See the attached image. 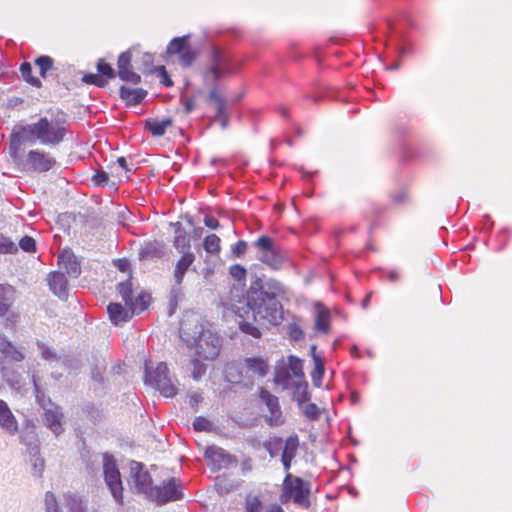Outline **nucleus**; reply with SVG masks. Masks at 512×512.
I'll return each instance as SVG.
<instances>
[{
    "label": "nucleus",
    "mask_w": 512,
    "mask_h": 512,
    "mask_svg": "<svg viewBox=\"0 0 512 512\" xmlns=\"http://www.w3.org/2000/svg\"><path fill=\"white\" fill-rule=\"evenodd\" d=\"M283 292L282 285L276 280L262 282L257 279L249 288L245 305L236 308L240 318H250L270 325H278L283 319V308L278 296Z\"/></svg>",
    "instance_id": "f257e3e1"
},
{
    "label": "nucleus",
    "mask_w": 512,
    "mask_h": 512,
    "mask_svg": "<svg viewBox=\"0 0 512 512\" xmlns=\"http://www.w3.org/2000/svg\"><path fill=\"white\" fill-rule=\"evenodd\" d=\"M68 129L69 124L63 112L47 114L30 124L17 125L10 135V139H13V154L17 153L19 143L56 147L65 140Z\"/></svg>",
    "instance_id": "f03ea898"
},
{
    "label": "nucleus",
    "mask_w": 512,
    "mask_h": 512,
    "mask_svg": "<svg viewBox=\"0 0 512 512\" xmlns=\"http://www.w3.org/2000/svg\"><path fill=\"white\" fill-rule=\"evenodd\" d=\"M227 72V57L218 48H213L209 66L203 71V80L206 86L213 87L209 93V99L215 104V121H218L223 129L227 128L229 121L226 113L227 105L216 83L218 79Z\"/></svg>",
    "instance_id": "7ed1b4c3"
},
{
    "label": "nucleus",
    "mask_w": 512,
    "mask_h": 512,
    "mask_svg": "<svg viewBox=\"0 0 512 512\" xmlns=\"http://www.w3.org/2000/svg\"><path fill=\"white\" fill-rule=\"evenodd\" d=\"M195 329L197 336H191L190 333L187 332V324L182 323L180 332L185 336L184 340L188 345L194 349L195 356L203 360L215 359L220 352V338L210 330L204 329L202 325L196 326Z\"/></svg>",
    "instance_id": "20e7f679"
},
{
    "label": "nucleus",
    "mask_w": 512,
    "mask_h": 512,
    "mask_svg": "<svg viewBox=\"0 0 512 512\" xmlns=\"http://www.w3.org/2000/svg\"><path fill=\"white\" fill-rule=\"evenodd\" d=\"M22 144H18L17 153L13 154V139L9 143V155L17 166L23 170H32L35 172H47L56 165L55 158L51 153L40 149L30 150L26 156L22 149Z\"/></svg>",
    "instance_id": "39448f33"
},
{
    "label": "nucleus",
    "mask_w": 512,
    "mask_h": 512,
    "mask_svg": "<svg viewBox=\"0 0 512 512\" xmlns=\"http://www.w3.org/2000/svg\"><path fill=\"white\" fill-rule=\"evenodd\" d=\"M145 383L155 387L164 397H174L177 394V388L172 383L164 362L158 363L155 368L151 366V361L145 362Z\"/></svg>",
    "instance_id": "423d86ee"
},
{
    "label": "nucleus",
    "mask_w": 512,
    "mask_h": 512,
    "mask_svg": "<svg viewBox=\"0 0 512 512\" xmlns=\"http://www.w3.org/2000/svg\"><path fill=\"white\" fill-rule=\"evenodd\" d=\"M257 259L272 269H279L284 261V256L274 241L269 236L262 235L253 242Z\"/></svg>",
    "instance_id": "0eeeda50"
},
{
    "label": "nucleus",
    "mask_w": 512,
    "mask_h": 512,
    "mask_svg": "<svg viewBox=\"0 0 512 512\" xmlns=\"http://www.w3.org/2000/svg\"><path fill=\"white\" fill-rule=\"evenodd\" d=\"M284 494L302 508L310 506V485L302 478L287 473L283 482Z\"/></svg>",
    "instance_id": "6e6552de"
},
{
    "label": "nucleus",
    "mask_w": 512,
    "mask_h": 512,
    "mask_svg": "<svg viewBox=\"0 0 512 512\" xmlns=\"http://www.w3.org/2000/svg\"><path fill=\"white\" fill-rule=\"evenodd\" d=\"M128 483L134 492L143 494L148 499L150 498L153 488L152 477L143 463L135 460L130 461Z\"/></svg>",
    "instance_id": "1a4fd4ad"
},
{
    "label": "nucleus",
    "mask_w": 512,
    "mask_h": 512,
    "mask_svg": "<svg viewBox=\"0 0 512 512\" xmlns=\"http://www.w3.org/2000/svg\"><path fill=\"white\" fill-rule=\"evenodd\" d=\"M103 474L113 498L119 504L123 503V486L120 472L112 455L103 454Z\"/></svg>",
    "instance_id": "9d476101"
},
{
    "label": "nucleus",
    "mask_w": 512,
    "mask_h": 512,
    "mask_svg": "<svg viewBox=\"0 0 512 512\" xmlns=\"http://www.w3.org/2000/svg\"><path fill=\"white\" fill-rule=\"evenodd\" d=\"M183 498L181 482L172 477L163 481L159 486H153L150 493V500L158 504H164L171 501H177Z\"/></svg>",
    "instance_id": "9b49d317"
},
{
    "label": "nucleus",
    "mask_w": 512,
    "mask_h": 512,
    "mask_svg": "<svg viewBox=\"0 0 512 512\" xmlns=\"http://www.w3.org/2000/svg\"><path fill=\"white\" fill-rule=\"evenodd\" d=\"M0 427L9 435L18 432V422L8 404L0 399Z\"/></svg>",
    "instance_id": "f8f14e48"
},
{
    "label": "nucleus",
    "mask_w": 512,
    "mask_h": 512,
    "mask_svg": "<svg viewBox=\"0 0 512 512\" xmlns=\"http://www.w3.org/2000/svg\"><path fill=\"white\" fill-rule=\"evenodd\" d=\"M0 353L5 359L14 362H21L25 359L23 348L17 347L5 336H0Z\"/></svg>",
    "instance_id": "ddd939ff"
},
{
    "label": "nucleus",
    "mask_w": 512,
    "mask_h": 512,
    "mask_svg": "<svg viewBox=\"0 0 512 512\" xmlns=\"http://www.w3.org/2000/svg\"><path fill=\"white\" fill-rule=\"evenodd\" d=\"M58 264L60 269H62L64 274H68L72 277H77L80 272V265L77 262L75 255L69 251H62L58 256Z\"/></svg>",
    "instance_id": "4468645a"
},
{
    "label": "nucleus",
    "mask_w": 512,
    "mask_h": 512,
    "mask_svg": "<svg viewBox=\"0 0 512 512\" xmlns=\"http://www.w3.org/2000/svg\"><path fill=\"white\" fill-rule=\"evenodd\" d=\"M48 284L51 291L61 299L68 296L67 279L63 272H52L48 276Z\"/></svg>",
    "instance_id": "2eb2a0df"
},
{
    "label": "nucleus",
    "mask_w": 512,
    "mask_h": 512,
    "mask_svg": "<svg viewBox=\"0 0 512 512\" xmlns=\"http://www.w3.org/2000/svg\"><path fill=\"white\" fill-rule=\"evenodd\" d=\"M175 227L173 246L180 254L193 253L191 251L190 236L187 234L181 223H172Z\"/></svg>",
    "instance_id": "dca6fc26"
},
{
    "label": "nucleus",
    "mask_w": 512,
    "mask_h": 512,
    "mask_svg": "<svg viewBox=\"0 0 512 512\" xmlns=\"http://www.w3.org/2000/svg\"><path fill=\"white\" fill-rule=\"evenodd\" d=\"M62 419L63 414L59 407L54 406L45 410L46 425L55 435H59L63 432Z\"/></svg>",
    "instance_id": "f3484780"
},
{
    "label": "nucleus",
    "mask_w": 512,
    "mask_h": 512,
    "mask_svg": "<svg viewBox=\"0 0 512 512\" xmlns=\"http://www.w3.org/2000/svg\"><path fill=\"white\" fill-rule=\"evenodd\" d=\"M205 457L217 468L227 466L231 462V456L224 449L216 446L207 447Z\"/></svg>",
    "instance_id": "a211bd4d"
},
{
    "label": "nucleus",
    "mask_w": 512,
    "mask_h": 512,
    "mask_svg": "<svg viewBox=\"0 0 512 512\" xmlns=\"http://www.w3.org/2000/svg\"><path fill=\"white\" fill-rule=\"evenodd\" d=\"M67 512H88V500L73 492L64 495Z\"/></svg>",
    "instance_id": "6ab92c4d"
},
{
    "label": "nucleus",
    "mask_w": 512,
    "mask_h": 512,
    "mask_svg": "<svg viewBox=\"0 0 512 512\" xmlns=\"http://www.w3.org/2000/svg\"><path fill=\"white\" fill-rule=\"evenodd\" d=\"M195 260L194 253L182 254L177 261L174 269V279L177 285L182 284L186 271L190 268Z\"/></svg>",
    "instance_id": "aec40b11"
},
{
    "label": "nucleus",
    "mask_w": 512,
    "mask_h": 512,
    "mask_svg": "<svg viewBox=\"0 0 512 512\" xmlns=\"http://www.w3.org/2000/svg\"><path fill=\"white\" fill-rule=\"evenodd\" d=\"M107 311H108L110 320L115 325H120L124 322L129 321L132 316L130 309L126 310L119 303H110L107 307Z\"/></svg>",
    "instance_id": "412c9836"
},
{
    "label": "nucleus",
    "mask_w": 512,
    "mask_h": 512,
    "mask_svg": "<svg viewBox=\"0 0 512 512\" xmlns=\"http://www.w3.org/2000/svg\"><path fill=\"white\" fill-rule=\"evenodd\" d=\"M147 92L140 88H129L122 86L120 88V96L127 105L135 106L139 104L146 96Z\"/></svg>",
    "instance_id": "4be33fe9"
},
{
    "label": "nucleus",
    "mask_w": 512,
    "mask_h": 512,
    "mask_svg": "<svg viewBox=\"0 0 512 512\" xmlns=\"http://www.w3.org/2000/svg\"><path fill=\"white\" fill-rule=\"evenodd\" d=\"M330 327V313L320 303L315 305V329L327 333Z\"/></svg>",
    "instance_id": "5701e85b"
},
{
    "label": "nucleus",
    "mask_w": 512,
    "mask_h": 512,
    "mask_svg": "<svg viewBox=\"0 0 512 512\" xmlns=\"http://www.w3.org/2000/svg\"><path fill=\"white\" fill-rule=\"evenodd\" d=\"M14 288L0 284V317L4 316L14 302Z\"/></svg>",
    "instance_id": "b1692460"
},
{
    "label": "nucleus",
    "mask_w": 512,
    "mask_h": 512,
    "mask_svg": "<svg viewBox=\"0 0 512 512\" xmlns=\"http://www.w3.org/2000/svg\"><path fill=\"white\" fill-rule=\"evenodd\" d=\"M292 389L293 400L303 404L310 399L308 392V383L304 380H293L290 387Z\"/></svg>",
    "instance_id": "393cba45"
},
{
    "label": "nucleus",
    "mask_w": 512,
    "mask_h": 512,
    "mask_svg": "<svg viewBox=\"0 0 512 512\" xmlns=\"http://www.w3.org/2000/svg\"><path fill=\"white\" fill-rule=\"evenodd\" d=\"M0 372L3 380L11 389L17 391L21 389V375L17 371L1 364Z\"/></svg>",
    "instance_id": "a878e982"
},
{
    "label": "nucleus",
    "mask_w": 512,
    "mask_h": 512,
    "mask_svg": "<svg viewBox=\"0 0 512 512\" xmlns=\"http://www.w3.org/2000/svg\"><path fill=\"white\" fill-rule=\"evenodd\" d=\"M172 121L170 119H163L161 121L158 120H148L146 121V129L156 137L163 136L166 132V129L171 126Z\"/></svg>",
    "instance_id": "bb28decb"
},
{
    "label": "nucleus",
    "mask_w": 512,
    "mask_h": 512,
    "mask_svg": "<svg viewBox=\"0 0 512 512\" xmlns=\"http://www.w3.org/2000/svg\"><path fill=\"white\" fill-rule=\"evenodd\" d=\"M299 447V438L297 435H291L285 440L281 458L294 459Z\"/></svg>",
    "instance_id": "cd10ccee"
},
{
    "label": "nucleus",
    "mask_w": 512,
    "mask_h": 512,
    "mask_svg": "<svg viewBox=\"0 0 512 512\" xmlns=\"http://www.w3.org/2000/svg\"><path fill=\"white\" fill-rule=\"evenodd\" d=\"M150 302V295L147 293H140L135 300H131V303H128L127 307H129L131 314H139L143 312Z\"/></svg>",
    "instance_id": "c85d7f7f"
},
{
    "label": "nucleus",
    "mask_w": 512,
    "mask_h": 512,
    "mask_svg": "<svg viewBox=\"0 0 512 512\" xmlns=\"http://www.w3.org/2000/svg\"><path fill=\"white\" fill-rule=\"evenodd\" d=\"M221 240L216 234H209L203 241V248L206 253L211 255H218L221 251Z\"/></svg>",
    "instance_id": "c756f323"
},
{
    "label": "nucleus",
    "mask_w": 512,
    "mask_h": 512,
    "mask_svg": "<svg viewBox=\"0 0 512 512\" xmlns=\"http://www.w3.org/2000/svg\"><path fill=\"white\" fill-rule=\"evenodd\" d=\"M248 369L258 376H265L268 373L267 363L260 358H249L246 360Z\"/></svg>",
    "instance_id": "7c9ffc66"
},
{
    "label": "nucleus",
    "mask_w": 512,
    "mask_h": 512,
    "mask_svg": "<svg viewBox=\"0 0 512 512\" xmlns=\"http://www.w3.org/2000/svg\"><path fill=\"white\" fill-rule=\"evenodd\" d=\"M323 375L324 361L320 356H314V370L311 372V378L315 386H321Z\"/></svg>",
    "instance_id": "2f4dec72"
},
{
    "label": "nucleus",
    "mask_w": 512,
    "mask_h": 512,
    "mask_svg": "<svg viewBox=\"0 0 512 512\" xmlns=\"http://www.w3.org/2000/svg\"><path fill=\"white\" fill-rule=\"evenodd\" d=\"M274 381L276 384L282 385L283 388H289L293 379L287 367L277 368L275 371Z\"/></svg>",
    "instance_id": "473e14b6"
},
{
    "label": "nucleus",
    "mask_w": 512,
    "mask_h": 512,
    "mask_svg": "<svg viewBox=\"0 0 512 512\" xmlns=\"http://www.w3.org/2000/svg\"><path fill=\"white\" fill-rule=\"evenodd\" d=\"M20 72L23 79L34 87H41L42 83L40 79L32 76V66L29 62H23L20 66Z\"/></svg>",
    "instance_id": "72a5a7b5"
},
{
    "label": "nucleus",
    "mask_w": 512,
    "mask_h": 512,
    "mask_svg": "<svg viewBox=\"0 0 512 512\" xmlns=\"http://www.w3.org/2000/svg\"><path fill=\"white\" fill-rule=\"evenodd\" d=\"M188 45V37H177L174 38L167 47V53L170 55L180 54Z\"/></svg>",
    "instance_id": "f704fd0d"
},
{
    "label": "nucleus",
    "mask_w": 512,
    "mask_h": 512,
    "mask_svg": "<svg viewBox=\"0 0 512 512\" xmlns=\"http://www.w3.org/2000/svg\"><path fill=\"white\" fill-rule=\"evenodd\" d=\"M37 348L40 352L41 357L48 361V362H56L59 360V356L57 355L56 351L52 349L51 347L47 346L42 341L36 342Z\"/></svg>",
    "instance_id": "c9c22d12"
},
{
    "label": "nucleus",
    "mask_w": 512,
    "mask_h": 512,
    "mask_svg": "<svg viewBox=\"0 0 512 512\" xmlns=\"http://www.w3.org/2000/svg\"><path fill=\"white\" fill-rule=\"evenodd\" d=\"M53 59L50 56L43 55L35 60V64L39 67L40 75L46 78L47 72L53 68Z\"/></svg>",
    "instance_id": "e433bc0d"
},
{
    "label": "nucleus",
    "mask_w": 512,
    "mask_h": 512,
    "mask_svg": "<svg viewBox=\"0 0 512 512\" xmlns=\"http://www.w3.org/2000/svg\"><path fill=\"white\" fill-rule=\"evenodd\" d=\"M302 361L294 356L289 357V371H291L295 377L294 380H303Z\"/></svg>",
    "instance_id": "4c0bfd02"
},
{
    "label": "nucleus",
    "mask_w": 512,
    "mask_h": 512,
    "mask_svg": "<svg viewBox=\"0 0 512 512\" xmlns=\"http://www.w3.org/2000/svg\"><path fill=\"white\" fill-rule=\"evenodd\" d=\"M260 398L266 404L269 411L280 407L278 398L268 390L262 389L260 391Z\"/></svg>",
    "instance_id": "58836bf2"
},
{
    "label": "nucleus",
    "mask_w": 512,
    "mask_h": 512,
    "mask_svg": "<svg viewBox=\"0 0 512 512\" xmlns=\"http://www.w3.org/2000/svg\"><path fill=\"white\" fill-rule=\"evenodd\" d=\"M197 57V53L189 46L179 54L180 63L184 67L190 66Z\"/></svg>",
    "instance_id": "ea45409f"
},
{
    "label": "nucleus",
    "mask_w": 512,
    "mask_h": 512,
    "mask_svg": "<svg viewBox=\"0 0 512 512\" xmlns=\"http://www.w3.org/2000/svg\"><path fill=\"white\" fill-rule=\"evenodd\" d=\"M118 76L122 81L137 84L140 82V76L131 70V66L118 70Z\"/></svg>",
    "instance_id": "a19ab883"
},
{
    "label": "nucleus",
    "mask_w": 512,
    "mask_h": 512,
    "mask_svg": "<svg viewBox=\"0 0 512 512\" xmlns=\"http://www.w3.org/2000/svg\"><path fill=\"white\" fill-rule=\"evenodd\" d=\"M245 509L246 512H261L262 511V502L258 496L249 495L245 500Z\"/></svg>",
    "instance_id": "79ce46f5"
},
{
    "label": "nucleus",
    "mask_w": 512,
    "mask_h": 512,
    "mask_svg": "<svg viewBox=\"0 0 512 512\" xmlns=\"http://www.w3.org/2000/svg\"><path fill=\"white\" fill-rule=\"evenodd\" d=\"M31 465H32V472L34 476L40 478L42 476V473L44 471V460L38 455V452H35L31 457Z\"/></svg>",
    "instance_id": "37998d69"
},
{
    "label": "nucleus",
    "mask_w": 512,
    "mask_h": 512,
    "mask_svg": "<svg viewBox=\"0 0 512 512\" xmlns=\"http://www.w3.org/2000/svg\"><path fill=\"white\" fill-rule=\"evenodd\" d=\"M118 292L121 295L125 305L131 303L132 300V285L130 281L121 282L118 284Z\"/></svg>",
    "instance_id": "c03bdc74"
},
{
    "label": "nucleus",
    "mask_w": 512,
    "mask_h": 512,
    "mask_svg": "<svg viewBox=\"0 0 512 512\" xmlns=\"http://www.w3.org/2000/svg\"><path fill=\"white\" fill-rule=\"evenodd\" d=\"M266 421L270 426H280L284 423V417L282 415L280 407L269 411V415L266 416Z\"/></svg>",
    "instance_id": "a18cd8bd"
},
{
    "label": "nucleus",
    "mask_w": 512,
    "mask_h": 512,
    "mask_svg": "<svg viewBox=\"0 0 512 512\" xmlns=\"http://www.w3.org/2000/svg\"><path fill=\"white\" fill-rule=\"evenodd\" d=\"M242 319L243 320L239 322L241 331L246 334H249L255 338L260 337L261 333H260L259 329L256 326H254L252 323L247 321L249 318H247V316H245Z\"/></svg>",
    "instance_id": "49530a36"
},
{
    "label": "nucleus",
    "mask_w": 512,
    "mask_h": 512,
    "mask_svg": "<svg viewBox=\"0 0 512 512\" xmlns=\"http://www.w3.org/2000/svg\"><path fill=\"white\" fill-rule=\"evenodd\" d=\"M17 246L8 237H0V254H12L17 252Z\"/></svg>",
    "instance_id": "de8ad7c7"
},
{
    "label": "nucleus",
    "mask_w": 512,
    "mask_h": 512,
    "mask_svg": "<svg viewBox=\"0 0 512 512\" xmlns=\"http://www.w3.org/2000/svg\"><path fill=\"white\" fill-rule=\"evenodd\" d=\"M44 502L46 512H61L57 503V499L52 492H46Z\"/></svg>",
    "instance_id": "09e8293b"
},
{
    "label": "nucleus",
    "mask_w": 512,
    "mask_h": 512,
    "mask_svg": "<svg viewBox=\"0 0 512 512\" xmlns=\"http://www.w3.org/2000/svg\"><path fill=\"white\" fill-rule=\"evenodd\" d=\"M201 360L202 359H200L197 356L192 360V364H193L192 377L195 380H200L201 377L206 372V366L203 363H201Z\"/></svg>",
    "instance_id": "8fccbe9b"
},
{
    "label": "nucleus",
    "mask_w": 512,
    "mask_h": 512,
    "mask_svg": "<svg viewBox=\"0 0 512 512\" xmlns=\"http://www.w3.org/2000/svg\"><path fill=\"white\" fill-rule=\"evenodd\" d=\"M82 81L86 84H94L98 87H103L106 84V80L98 74H85Z\"/></svg>",
    "instance_id": "3c124183"
},
{
    "label": "nucleus",
    "mask_w": 512,
    "mask_h": 512,
    "mask_svg": "<svg viewBox=\"0 0 512 512\" xmlns=\"http://www.w3.org/2000/svg\"><path fill=\"white\" fill-rule=\"evenodd\" d=\"M97 70L100 73V76H106L107 78H113L114 77V70L113 68L106 63L103 59H99L97 63Z\"/></svg>",
    "instance_id": "603ef678"
},
{
    "label": "nucleus",
    "mask_w": 512,
    "mask_h": 512,
    "mask_svg": "<svg viewBox=\"0 0 512 512\" xmlns=\"http://www.w3.org/2000/svg\"><path fill=\"white\" fill-rule=\"evenodd\" d=\"M282 444V439L279 437H275L274 439H271L270 441H267L264 443L265 449L269 452L271 457H275L278 448Z\"/></svg>",
    "instance_id": "864d4df0"
},
{
    "label": "nucleus",
    "mask_w": 512,
    "mask_h": 512,
    "mask_svg": "<svg viewBox=\"0 0 512 512\" xmlns=\"http://www.w3.org/2000/svg\"><path fill=\"white\" fill-rule=\"evenodd\" d=\"M19 246L25 252H34L36 250L35 240L30 236H24L21 238Z\"/></svg>",
    "instance_id": "5fc2aeb1"
},
{
    "label": "nucleus",
    "mask_w": 512,
    "mask_h": 512,
    "mask_svg": "<svg viewBox=\"0 0 512 512\" xmlns=\"http://www.w3.org/2000/svg\"><path fill=\"white\" fill-rule=\"evenodd\" d=\"M132 52L131 50L125 51L120 54L118 58V70L131 66Z\"/></svg>",
    "instance_id": "6e6d98bb"
},
{
    "label": "nucleus",
    "mask_w": 512,
    "mask_h": 512,
    "mask_svg": "<svg viewBox=\"0 0 512 512\" xmlns=\"http://www.w3.org/2000/svg\"><path fill=\"white\" fill-rule=\"evenodd\" d=\"M230 275L235 279V280H238V281H241L245 278L246 276V269L239 265V264H235V265H232L230 267Z\"/></svg>",
    "instance_id": "4d7b16f0"
},
{
    "label": "nucleus",
    "mask_w": 512,
    "mask_h": 512,
    "mask_svg": "<svg viewBox=\"0 0 512 512\" xmlns=\"http://www.w3.org/2000/svg\"><path fill=\"white\" fill-rule=\"evenodd\" d=\"M304 415L310 420H317L320 417V411L315 404L310 403L305 406Z\"/></svg>",
    "instance_id": "13d9d810"
},
{
    "label": "nucleus",
    "mask_w": 512,
    "mask_h": 512,
    "mask_svg": "<svg viewBox=\"0 0 512 512\" xmlns=\"http://www.w3.org/2000/svg\"><path fill=\"white\" fill-rule=\"evenodd\" d=\"M210 426V421L204 417H197L193 422V427L196 431H207Z\"/></svg>",
    "instance_id": "bf43d9fd"
},
{
    "label": "nucleus",
    "mask_w": 512,
    "mask_h": 512,
    "mask_svg": "<svg viewBox=\"0 0 512 512\" xmlns=\"http://www.w3.org/2000/svg\"><path fill=\"white\" fill-rule=\"evenodd\" d=\"M92 180L94 181L95 184L99 185V186H105L107 185L108 183V180H109V176L106 172L104 171H97Z\"/></svg>",
    "instance_id": "052dcab7"
},
{
    "label": "nucleus",
    "mask_w": 512,
    "mask_h": 512,
    "mask_svg": "<svg viewBox=\"0 0 512 512\" xmlns=\"http://www.w3.org/2000/svg\"><path fill=\"white\" fill-rule=\"evenodd\" d=\"M246 250H247V242L244 240H240L232 246V252L237 257L243 255L246 252Z\"/></svg>",
    "instance_id": "680f3d73"
},
{
    "label": "nucleus",
    "mask_w": 512,
    "mask_h": 512,
    "mask_svg": "<svg viewBox=\"0 0 512 512\" xmlns=\"http://www.w3.org/2000/svg\"><path fill=\"white\" fill-rule=\"evenodd\" d=\"M156 70L158 71L159 75L161 76L162 83L165 86L169 87L173 84L171 79L169 78L164 66H159Z\"/></svg>",
    "instance_id": "e2e57ef3"
},
{
    "label": "nucleus",
    "mask_w": 512,
    "mask_h": 512,
    "mask_svg": "<svg viewBox=\"0 0 512 512\" xmlns=\"http://www.w3.org/2000/svg\"><path fill=\"white\" fill-rule=\"evenodd\" d=\"M204 224L210 229H217L219 227V221L210 215L205 216Z\"/></svg>",
    "instance_id": "0e129e2a"
},
{
    "label": "nucleus",
    "mask_w": 512,
    "mask_h": 512,
    "mask_svg": "<svg viewBox=\"0 0 512 512\" xmlns=\"http://www.w3.org/2000/svg\"><path fill=\"white\" fill-rule=\"evenodd\" d=\"M21 441L26 445H33L36 442V437H35L34 432H30L27 435H22Z\"/></svg>",
    "instance_id": "69168bd1"
},
{
    "label": "nucleus",
    "mask_w": 512,
    "mask_h": 512,
    "mask_svg": "<svg viewBox=\"0 0 512 512\" xmlns=\"http://www.w3.org/2000/svg\"><path fill=\"white\" fill-rule=\"evenodd\" d=\"M115 265L116 267L122 271V272H126L129 270V262L127 260H124V259H118V260H115Z\"/></svg>",
    "instance_id": "338daca9"
},
{
    "label": "nucleus",
    "mask_w": 512,
    "mask_h": 512,
    "mask_svg": "<svg viewBox=\"0 0 512 512\" xmlns=\"http://www.w3.org/2000/svg\"><path fill=\"white\" fill-rule=\"evenodd\" d=\"M144 65L147 67L148 71H152L150 68L151 64L153 63V56L149 53H145L142 57Z\"/></svg>",
    "instance_id": "774afa93"
}]
</instances>
